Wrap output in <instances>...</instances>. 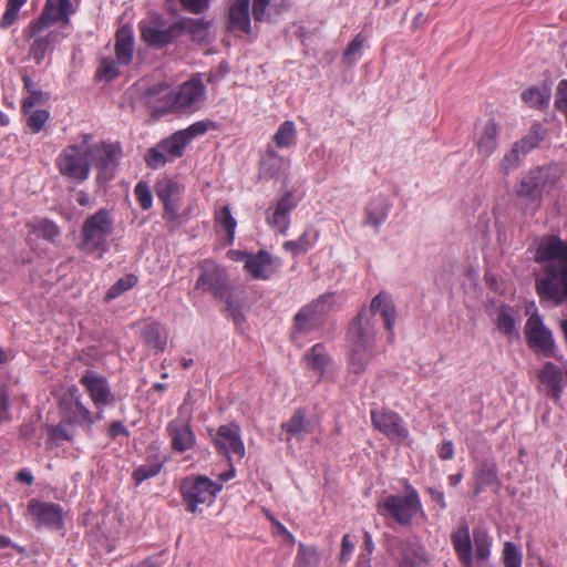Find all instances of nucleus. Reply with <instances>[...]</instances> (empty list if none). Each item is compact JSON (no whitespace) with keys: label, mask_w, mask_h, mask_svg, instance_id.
Wrapping results in <instances>:
<instances>
[{"label":"nucleus","mask_w":567,"mask_h":567,"mask_svg":"<svg viewBox=\"0 0 567 567\" xmlns=\"http://www.w3.org/2000/svg\"><path fill=\"white\" fill-rule=\"evenodd\" d=\"M121 148L116 144H94L89 135L83 136L80 143L64 147L55 159V166L65 179L82 184L89 176L91 166L97 169L99 184L110 182L115 174Z\"/></svg>","instance_id":"obj_1"},{"label":"nucleus","mask_w":567,"mask_h":567,"mask_svg":"<svg viewBox=\"0 0 567 567\" xmlns=\"http://www.w3.org/2000/svg\"><path fill=\"white\" fill-rule=\"evenodd\" d=\"M535 260L545 262L543 276L536 279L537 293L559 306L567 300V241L549 236L539 243Z\"/></svg>","instance_id":"obj_2"},{"label":"nucleus","mask_w":567,"mask_h":567,"mask_svg":"<svg viewBox=\"0 0 567 567\" xmlns=\"http://www.w3.org/2000/svg\"><path fill=\"white\" fill-rule=\"evenodd\" d=\"M377 315H380L384 321V328L389 332V341H393L396 310L390 296L380 292L371 300L370 306L363 308L350 323V344L375 347Z\"/></svg>","instance_id":"obj_3"},{"label":"nucleus","mask_w":567,"mask_h":567,"mask_svg":"<svg viewBox=\"0 0 567 567\" xmlns=\"http://www.w3.org/2000/svg\"><path fill=\"white\" fill-rule=\"evenodd\" d=\"M560 177L561 171L557 165L533 168L520 179L516 195L538 204L544 195L550 194L557 187Z\"/></svg>","instance_id":"obj_4"},{"label":"nucleus","mask_w":567,"mask_h":567,"mask_svg":"<svg viewBox=\"0 0 567 567\" xmlns=\"http://www.w3.org/2000/svg\"><path fill=\"white\" fill-rule=\"evenodd\" d=\"M114 229L110 212L101 208L85 219L81 229L80 249L86 254L99 252L101 257L109 248L107 238Z\"/></svg>","instance_id":"obj_5"},{"label":"nucleus","mask_w":567,"mask_h":567,"mask_svg":"<svg viewBox=\"0 0 567 567\" xmlns=\"http://www.w3.org/2000/svg\"><path fill=\"white\" fill-rule=\"evenodd\" d=\"M223 485L204 475H189L181 481L179 493L187 512L202 513L200 505H210Z\"/></svg>","instance_id":"obj_6"},{"label":"nucleus","mask_w":567,"mask_h":567,"mask_svg":"<svg viewBox=\"0 0 567 567\" xmlns=\"http://www.w3.org/2000/svg\"><path fill=\"white\" fill-rule=\"evenodd\" d=\"M421 508L419 494L410 486L406 487L404 495L384 496L377 505V511L381 516L392 519L401 526L410 525Z\"/></svg>","instance_id":"obj_7"},{"label":"nucleus","mask_w":567,"mask_h":567,"mask_svg":"<svg viewBox=\"0 0 567 567\" xmlns=\"http://www.w3.org/2000/svg\"><path fill=\"white\" fill-rule=\"evenodd\" d=\"M269 2L270 0H254L250 13V0H229L227 16L228 30L249 34L251 31V16L256 22L265 21Z\"/></svg>","instance_id":"obj_8"},{"label":"nucleus","mask_w":567,"mask_h":567,"mask_svg":"<svg viewBox=\"0 0 567 567\" xmlns=\"http://www.w3.org/2000/svg\"><path fill=\"white\" fill-rule=\"evenodd\" d=\"M184 25L182 23H166L158 17L151 18L148 21L140 24L141 38L148 45L162 48L172 43L183 34Z\"/></svg>","instance_id":"obj_9"},{"label":"nucleus","mask_w":567,"mask_h":567,"mask_svg":"<svg viewBox=\"0 0 567 567\" xmlns=\"http://www.w3.org/2000/svg\"><path fill=\"white\" fill-rule=\"evenodd\" d=\"M187 144L188 143L183 134L177 131L169 137L156 144L154 147L150 148L145 155V162L152 168L162 167L166 163L181 157Z\"/></svg>","instance_id":"obj_10"},{"label":"nucleus","mask_w":567,"mask_h":567,"mask_svg":"<svg viewBox=\"0 0 567 567\" xmlns=\"http://www.w3.org/2000/svg\"><path fill=\"white\" fill-rule=\"evenodd\" d=\"M63 419L68 424L91 426L94 417L90 410L82 403L78 388L72 386L61 398Z\"/></svg>","instance_id":"obj_11"},{"label":"nucleus","mask_w":567,"mask_h":567,"mask_svg":"<svg viewBox=\"0 0 567 567\" xmlns=\"http://www.w3.org/2000/svg\"><path fill=\"white\" fill-rule=\"evenodd\" d=\"M80 383L87 391L96 409L100 410L96 414V419H101L103 408L114 403L115 401V398L111 391L107 380L104 377L99 375L91 370H87L81 377Z\"/></svg>","instance_id":"obj_12"},{"label":"nucleus","mask_w":567,"mask_h":567,"mask_svg":"<svg viewBox=\"0 0 567 567\" xmlns=\"http://www.w3.org/2000/svg\"><path fill=\"white\" fill-rule=\"evenodd\" d=\"M202 275L196 281V288L210 291L214 296L224 298L228 290L226 272L212 260L200 264Z\"/></svg>","instance_id":"obj_13"},{"label":"nucleus","mask_w":567,"mask_h":567,"mask_svg":"<svg viewBox=\"0 0 567 567\" xmlns=\"http://www.w3.org/2000/svg\"><path fill=\"white\" fill-rule=\"evenodd\" d=\"M371 420L374 429L392 441L403 442L409 437V431L404 426L403 420L395 412L388 410L371 411Z\"/></svg>","instance_id":"obj_14"},{"label":"nucleus","mask_w":567,"mask_h":567,"mask_svg":"<svg viewBox=\"0 0 567 567\" xmlns=\"http://www.w3.org/2000/svg\"><path fill=\"white\" fill-rule=\"evenodd\" d=\"M179 414L184 417L173 420L169 422L167 430L172 439V446L177 452H185L190 450L195 444V435L190 429V415L186 411V405L183 404L179 410Z\"/></svg>","instance_id":"obj_15"},{"label":"nucleus","mask_w":567,"mask_h":567,"mask_svg":"<svg viewBox=\"0 0 567 567\" xmlns=\"http://www.w3.org/2000/svg\"><path fill=\"white\" fill-rule=\"evenodd\" d=\"M28 514L38 525L52 529L63 527V508L59 504L31 499L28 504Z\"/></svg>","instance_id":"obj_16"},{"label":"nucleus","mask_w":567,"mask_h":567,"mask_svg":"<svg viewBox=\"0 0 567 567\" xmlns=\"http://www.w3.org/2000/svg\"><path fill=\"white\" fill-rule=\"evenodd\" d=\"M394 555L399 567H429L426 551L416 538L399 540Z\"/></svg>","instance_id":"obj_17"},{"label":"nucleus","mask_w":567,"mask_h":567,"mask_svg":"<svg viewBox=\"0 0 567 567\" xmlns=\"http://www.w3.org/2000/svg\"><path fill=\"white\" fill-rule=\"evenodd\" d=\"M205 86L199 79L193 78L183 83L178 91L172 95V106L175 110H192L204 100Z\"/></svg>","instance_id":"obj_18"},{"label":"nucleus","mask_w":567,"mask_h":567,"mask_svg":"<svg viewBox=\"0 0 567 567\" xmlns=\"http://www.w3.org/2000/svg\"><path fill=\"white\" fill-rule=\"evenodd\" d=\"M216 447L225 455H236L238 458L245 456V445L240 435V427L230 423L219 426L214 437ZM230 460V457H228Z\"/></svg>","instance_id":"obj_19"},{"label":"nucleus","mask_w":567,"mask_h":567,"mask_svg":"<svg viewBox=\"0 0 567 567\" xmlns=\"http://www.w3.org/2000/svg\"><path fill=\"white\" fill-rule=\"evenodd\" d=\"M525 334L530 348L550 355L554 347V340L550 331L543 324L537 313L532 315L526 322Z\"/></svg>","instance_id":"obj_20"},{"label":"nucleus","mask_w":567,"mask_h":567,"mask_svg":"<svg viewBox=\"0 0 567 567\" xmlns=\"http://www.w3.org/2000/svg\"><path fill=\"white\" fill-rule=\"evenodd\" d=\"M296 200L290 192H286L267 210L268 224L279 233L285 234L290 225L289 214L295 208Z\"/></svg>","instance_id":"obj_21"},{"label":"nucleus","mask_w":567,"mask_h":567,"mask_svg":"<svg viewBox=\"0 0 567 567\" xmlns=\"http://www.w3.org/2000/svg\"><path fill=\"white\" fill-rule=\"evenodd\" d=\"M238 260L244 261L245 269L254 279H268L275 271L274 260L266 251L256 255L236 251Z\"/></svg>","instance_id":"obj_22"},{"label":"nucleus","mask_w":567,"mask_h":567,"mask_svg":"<svg viewBox=\"0 0 567 567\" xmlns=\"http://www.w3.org/2000/svg\"><path fill=\"white\" fill-rule=\"evenodd\" d=\"M538 379L545 394L558 401L563 393L564 383L567 382L566 373L554 363L547 362L538 372Z\"/></svg>","instance_id":"obj_23"},{"label":"nucleus","mask_w":567,"mask_h":567,"mask_svg":"<svg viewBox=\"0 0 567 567\" xmlns=\"http://www.w3.org/2000/svg\"><path fill=\"white\" fill-rule=\"evenodd\" d=\"M499 128L494 118H487L477 125L476 146L480 154L487 157L496 150Z\"/></svg>","instance_id":"obj_24"},{"label":"nucleus","mask_w":567,"mask_h":567,"mask_svg":"<svg viewBox=\"0 0 567 567\" xmlns=\"http://www.w3.org/2000/svg\"><path fill=\"white\" fill-rule=\"evenodd\" d=\"M374 355V347L350 344L348 372L355 375L364 373Z\"/></svg>","instance_id":"obj_25"},{"label":"nucleus","mask_w":567,"mask_h":567,"mask_svg":"<svg viewBox=\"0 0 567 567\" xmlns=\"http://www.w3.org/2000/svg\"><path fill=\"white\" fill-rule=\"evenodd\" d=\"M141 337L150 349L162 352L167 343V331L158 322L146 323L141 330Z\"/></svg>","instance_id":"obj_26"},{"label":"nucleus","mask_w":567,"mask_h":567,"mask_svg":"<svg viewBox=\"0 0 567 567\" xmlns=\"http://www.w3.org/2000/svg\"><path fill=\"white\" fill-rule=\"evenodd\" d=\"M133 31L130 27H122L116 32L115 55L117 63L127 65L133 59Z\"/></svg>","instance_id":"obj_27"},{"label":"nucleus","mask_w":567,"mask_h":567,"mask_svg":"<svg viewBox=\"0 0 567 567\" xmlns=\"http://www.w3.org/2000/svg\"><path fill=\"white\" fill-rule=\"evenodd\" d=\"M454 549L465 567L472 566V543L466 525L458 526L452 534Z\"/></svg>","instance_id":"obj_28"},{"label":"nucleus","mask_w":567,"mask_h":567,"mask_svg":"<svg viewBox=\"0 0 567 567\" xmlns=\"http://www.w3.org/2000/svg\"><path fill=\"white\" fill-rule=\"evenodd\" d=\"M517 317L518 311H516L512 307L505 305L499 306L496 310L495 316V324L497 327V330L507 338H512L515 334L517 336Z\"/></svg>","instance_id":"obj_29"},{"label":"nucleus","mask_w":567,"mask_h":567,"mask_svg":"<svg viewBox=\"0 0 567 567\" xmlns=\"http://www.w3.org/2000/svg\"><path fill=\"white\" fill-rule=\"evenodd\" d=\"M73 13V6L71 0H47L45 6L42 10V14L55 23L63 20L69 21L70 14Z\"/></svg>","instance_id":"obj_30"},{"label":"nucleus","mask_w":567,"mask_h":567,"mask_svg":"<svg viewBox=\"0 0 567 567\" xmlns=\"http://www.w3.org/2000/svg\"><path fill=\"white\" fill-rule=\"evenodd\" d=\"M287 165L288 159L269 146L260 161V172L266 177H274L284 171Z\"/></svg>","instance_id":"obj_31"},{"label":"nucleus","mask_w":567,"mask_h":567,"mask_svg":"<svg viewBox=\"0 0 567 567\" xmlns=\"http://www.w3.org/2000/svg\"><path fill=\"white\" fill-rule=\"evenodd\" d=\"M308 426L309 422L305 412L297 410L287 422L281 424V430L286 434L285 441L289 442L291 437L300 439L305 432H308Z\"/></svg>","instance_id":"obj_32"},{"label":"nucleus","mask_w":567,"mask_h":567,"mask_svg":"<svg viewBox=\"0 0 567 567\" xmlns=\"http://www.w3.org/2000/svg\"><path fill=\"white\" fill-rule=\"evenodd\" d=\"M520 97L528 107L544 110L549 104L550 91L546 87L529 86L522 92Z\"/></svg>","instance_id":"obj_33"},{"label":"nucleus","mask_w":567,"mask_h":567,"mask_svg":"<svg viewBox=\"0 0 567 567\" xmlns=\"http://www.w3.org/2000/svg\"><path fill=\"white\" fill-rule=\"evenodd\" d=\"M475 493H478L483 487L493 485L497 482L496 464L492 461L482 462L475 470Z\"/></svg>","instance_id":"obj_34"},{"label":"nucleus","mask_w":567,"mask_h":567,"mask_svg":"<svg viewBox=\"0 0 567 567\" xmlns=\"http://www.w3.org/2000/svg\"><path fill=\"white\" fill-rule=\"evenodd\" d=\"M388 208L389 205L384 197L373 198L365 208V223L378 227L386 218Z\"/></svg>","instance_id":"obj_35"},{"label":"nucleus","mask_w":567,"mask_h":567,"mask_svg":"<svg viewBox=\"0 0 567 567\" xmlns=\"http://www.w3.org/2000/svg\"><path fill=\"white\" fill-rule=\"evenodd\" d=\"M546 133L547 131L543 124L534 123L527 134L515 144L527 155L544 141Z\"/></svg>","instance_id":"obj_36"},{"label":"nucleus","mask_w":567,"mask_h":567,"mask_svg":"<svg viewBox=\"0 0 567 567\" xmlns=\"http://www.w3.org/2000/svg\"><path fill=\"white\" fill-rule=\"evenodd\" d=\"M177 23L184 25L183 34H190L192 39L196 42H205L209 37V23L203 19H184L177 21Z\"/></svg>","instance_id":"obj_37"},{"label":"nucleus","mask_w":567,"mask_h":567,"mask_svg":"<svg viewBox=\"0 0 567 567\" xmlns=\"http://www.w3.org/2000/svg\"><path fill=\"white\" fill-rule=\"evenodd\" d=\"M297 130L292 121H285L272 136V142L278 148H288L295 145Z\"/></svg>","instance_id":"obj_38"},{"label":"nucleus","mask_w":567,"mask_h":567,"mask_svg":"<svg viewBox=\"0 0 567 567\" xmlns=\"http://www.w3.org/2000/svg\"><path fill=\"white\" fill-rule=\"evenodd\" d=\"M215 223L218 231H225L227 240L230 243L234 239L235 229L237 226L236 219L230 213L228 205L221 207L220 210L215 214Z\"/></svg>","instance_id":"obj_39"},{"label":"nucleus","mask_w":567,"mask_h":567,"mask_svg":"<svg viewBox=\"0 0 567 567\" xmlns=\"http://www.w3.org/2000/svg\"><path fill=\"white\" fill-rule=\"evenodd\" d=\"M58 37V33L50 32L45 37L37 38L30 47L29 58L37 64H40L43 61L47 51L50 49L51 44L56 41Z\"/></svg>","instance_id":"obj_40"},{"label":"nucleus","mask_w":567,"mask_h":567,"mask_svg":"<svg viewBox=\"0 0 567 567\" xmlns=\"http://www.w3.org/2000/svg\"><path fill=\"white\" fill-rule=\"evenodd\" d=\"M181 192V185L172 179H163L156 186V194L162 203L178 202Z\"/></svg>","instance_id":"obj_41"},{"label":"nucleus","mask_w":567,"mask_h":567,"mask_svg":"<svg viewBox=\"0 0 567 567\" xmlns=\"http://www.w3.org/2000/svg\"><path fill=\"white\" fill-rule=\"evenodd\" d=\"M320 563V555L316 547L299 545L296 566L297 567H318Z\"/></svg>","instance_id":"obj_42"},{"label":"nucleus","mask_w":567,"mask_h":567,"mask_svg":"<svg viewBox=\"0 0 567 567\" xmlns=\"http://www.w3.org/2000/svg\"><path fill=\"white\" fill-rule=\"evenodd\" d=\"M320 324L312 313L311 308H302L295 317V328L300 332H307Z\"/></svg>","instance_id":"obj_43"},{"label":"nucleus","mask_w":567,"mask_h":567,"mask_svg":"<svg viewBox=\"0 0 567 567\" xmlns=\"http://www.w3.org/2000/svg\"><path fill=\"white\" fill-rule=\"evenodd\" d=\"M137 284V277L135 275H126L120 278L106 292L105 299L107 301L113 300L121 296L123 292L132 289Z\"/></svg>","instance_id":"obj_44"},{"label":"nucleus","mask_w":567,"mask_h":567,"mask_svg":"<svg viewBox=\"0 0 567 567\" xmlns=\"http://www.w3.org/2000/svg\"><path fill=\"white\" fill-rule=\"evenodd\" d=\"M27 1L28 0H8L6 11L0 19V28L7 29L11 27L17 21L19 11Z\"/></svg>","instance_id":"obj_45"},{"label":"nucleus","mask_w":567,"mask_h":567,"mask_svg":"<svg viewBox=\"0 0 567 567\" xmlns=\"http://www.w3.org/2000/svg\"><path fill=\"white\" fill-rule=\"evenodd\" d=\"M365 43V38L359 33L354 37V39L349 43L348 48L343 52L342 60L344 63L351 65L353 64L359 56L361 55L362 48Z\"/></svg>","instance_id":"obj_46"},{"label":"nucleus","mask_w":567,"mask_h":567,"mask_svg":"<svg viewBox=\"0 0 567 567\" xmlns=\"http://www.w3.org/2000/svg\"><path fill=\"white\" fill-rule=\"evenodd\" d=\"M526 154L514 143L511 151L506 153L501 162V168L505 174L518 167Z\"/></svg>","instance_id":"obj_47"},{"label":"nucleus","mask_w":567,"mask_h":567,"mask_svg":"<svg viewBox=\"0 0 567 567\" xmlns=\"http://www.w3.org/2000/svg\"><path fill=\"white\" fill-rule=\"evenodd\" d=\"M306 360L312 369L322 371L327 365L329 358L324 352V348L321 344H316L311 348L310 353L306 355Z\"/></svg>","instance_id":"obj_48"},{"label":"nucleus","mask_w":567,"mask_h":567,"mask_svg":"<svg viewBox=\"0 0 567 567\" xmlns=\"http://www.w3.org/2000/svg\"><path fill=\"white\" fill-rule=\"evenodd\" d=\"M210 128H215V123L213 121L206 120L195 122L187 128L181 130L179 132L183 134L187 143H189L195 137L204 135Z\"/></svg>","instance_id":"obj_49"},{"label":"nucleus","mask_w":567,"mask_h":567,"mask_svg":"<svg viewBox=\"0 0 567 567\" xmlns=\"http://www.w3.org/2000/svg\"><path fill=\"white\" fill-rule=\"evenodd\" d=\"M23 83L25 89L28 90L30 96L23 101L22 109L25 113H29L30 110L42 100V92L37 89L33 81L28 76H23Z\"/></svg>","instance_id":"obj_50"},{"label":"nucleus","mask_w":567,"mask_h":567,"mask_svg":"<svg viewBox=\"0 0 567 567\" xmlns=\"http://www.w3.org/2000/svg\"><path fill=\"white\" fill-rule=\"evenodd\" d=\"M333 300L332 295H322L312 303L308 305L307 308L312 309V313L316 318L321 322L322 318L330 311L332 308Z\"/></svg>","instance_id":"obj_51"},{"label":"nucleus","mask_w":567,"mask_h":567,"mask_svg":"<svg viewBox=\"0 0 567 567\" xmlns=\"http://www.w3.org/2000/svg\"><path fill=\"white\" fill-rule=\"evenodd\" d=\"M34 233L49 241H54L60 236L58 226L47 219L40 220L38 225L34 226Z\"/></svg>","instance_id":"obj_52"},{"label":"nucleus","mask_w":567,"mask_h":567,"mask_svg":"<svg viewBox=\"0 0 567 567\" xmlns=\"http://www.w3.org/2000/svg\"><path fill=\"white\" fill-rule=\"evenodd\" d=\"M161 463L143 464L134 471L133 478L137 484H140L147 478L156 476L161 472Z\"/></svg>","instance_id":"obj_53"},{"label":"nucleus","mask_w":567,"mask_h":567,"mask_svg":"<svg viewBox=\"0 0 567 567\" xmlns=\"http://www.w3.org/2000/svg\"><path fill=\"white\" fill-rule=\"evenodd\" d=\"M118 65L120 64L117 63V60L113 61L112 59L103 58L101 60V64H100L97 74L102 79L111 81L118 75Z\"/></svg>","instance_id":"obj_54"},{"label":"nucleus","mask_w":567,"mask_h":567,"mask_svg":"<svg viewBox=\"0 0 567 567\" xmlns=\"http://www.w3.org/2000/svg\"><path fill=\"white\" fill-rule=\"evenodd\" d=\"M475 542V553L480 559H485L489 555V543L487 539V535L482 532H477L474 534Z\"/></svg>","instance_id":"obj_55"},{"label":"nucleus","mask_w":567,"mask_h":567,"mask_svg":"<svg viewBox=\"0 0 567 567\" xmlns=\"http://www.w3.org/2000/svg\"><path fill=\"white\" fill-rule=\"evenodd\" d=\"M49 118V113L44 110H38L31 113L28 118V125L33 133H38L42 130Z\"/></svg>","instance_id":"obj_56"},{"label":"nucleus","mask_w":567,"mask_h":567,"mask_svg":"<svg viewBox=\"0 0 567 567\" xmlns=\"http://www.w3.org/2000/svg\"><path fill=\"white\" fill-rule=\"evenodd\" d=\"M504 561L505 567H520L519 553L512 543H506L504 546Z\"/></svg>","instance_id":"obj_57"},{"label":"nucleus","mask_w":567,"mask_h":567,"mask_svg":"<svg viewBox=\"0 0 567 567\" xmlns=\"http://www.w3.org/2000/svg\"><path fill=\"white\" fill-rule=\"evenodd\" d=\"M135 195L143 209H148L152 206V194L148 186L144 183H138L135 187Z\"/></svg>","instance_id":"obj_58"},{"label":"nucleus","mask_w":567,"mask_h":567,"mask_svg":"<svg viewBox=\"0 0 567 567\" xmlns=\"http://www.w3.org/2000/svg\"><path fill=\"white\" fill-rule=\"evenodd\" d=\"M50 24H52L51 21H49V19L41 13L37 20L32 21L28 25L25 33L29 38H34L43 30H45Z\"/></svg>","instance_id":"obj_59"},{"label":"nucleus","mask_w":567,"mask_h":567,"mask_svg":"<svg viewBox=\"0 0 567 567\" xmlns=\"http://www.w3.org/2000/svg\"><path fill=\"white\" fill-rule=\"evenodd\" d=\"M179 2L188 12L199 14L208 9L210 0H179Z\"/></svg>","instance_id":"obj_60"},{"label":"nucleus","mask_w":567,"mask_h":567,"mask_svg":"<svg viewBox=\"0 0 567 567\" xmlns=\"http://www.w3.org/2000/svg\"><path fill=\"white\" fill-rule=\"evenodd\" d=\"M164 205V219L169 221L173 226L179 225L178 205L177 202H166Z\"/></svg>","instance_id":"obj_61"},{"label":"nucleus","mask_w":567,"mask_h":567,"mask_svg":"<svg viewBox=\"0 0 567 567\" xmlns=\"http://www.w3.org/2000/svg\"><path fill=\"white\" fill-rule=\"evenodd\" d=\"M66 424L68 423L63 419V421H61L55 427H53V436L56 439H63L68 441L71 440L73 437V433L66 429Z\"/></svg>","instance_id":"obj_62"},{"label":"nucleus","mask_w":567,"mask_h":567,"mask_svg":"<svg viewBox=\"0 0 567 567\" xmlns=\"http://www.w3.org/2000/svg\"><path fill=\"white\" fill-rule=\"evenodd\" d=\"M439 455L442 460H451L454 456V446L451 441H446L442 444Z\"/></svg>","instance_id":"obj_63"},{"label":"nucleus","mask_w":567,"mask_h":567,"mask_svg":"<svg viewBox=\"0 0 567 567\" xmlns=\"http://www.w3.org/2000/svg\"><path fill=\"white\" fill-rule=\"evenodd\" d=\"M109 435L111 437H116L118 435H127V431L122 422L116 421L110 425Z\"/></svg>","instance_id":"obj_64"}]
</instances>
